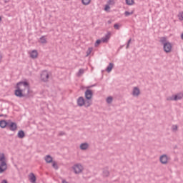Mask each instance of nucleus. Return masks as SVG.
<instances>
[{
  "label": "nucleus",
  "mask_w": 183,
  "mask_h": 183,
  "mask_svg": "<svg viewBox=\"0 0 183 183\" xmlns=\"http://www.w3.org/2000/svg\"><path fill=\"white\" fill-rule=\"evenodd\" d=\"M30 93V86L27 81H21L17 82L14 95L19 98L29 97Z\"/></svg>",
  "instance_id": "f257e3e1"
},
{
  "label": "nucleus",
  "mask_w": 183,
  "mask_h": 183,
  "mask_svg": "<svg viewBox=\"0 0 183 183\" xmlns=\"http://www.w3.org/2000/svg\"><path fill=\"white\" fill-rule=\"evenodd\" d=\"M160 42L163 44L164 51L168 54L172 51V45L169 41H167L166 37H162Z\"/></svg>",
  "instance_id": "f03ea898"
},
{
  "label": "nucleus",
  "mask_w": 183,
  "mask_h": 183,
  "mask_svg": "<svg viewBox=\"0 0 183 183\" xmlns=\"http://www.w3.org/2000/svg\"><path fill=\"white\" fill-rule=\"evenodd\" d=\"M7 169V163L4 153H0V174H4Z\"/></svg>",
  "instance_id": "7ed1b4c3"
},
{
  "label": "nucleus",
  "mask_w": 183,
  "mask_h": 183,
  "mask_svg": "<svg viewBox=\"0 0 183 183\" xmlns=\"http://www.w3.org/2000/svg\"><path fill=\"white\" fill-rule=\"evenodd\" d=\"M95 86L96 84H92L87 86V89L84 92V97L86 100H92L94 93H93V91L90 89Z\"/></svg>",
  "instance_id": "20e7f679"
},
{
  "label": "nucleus",
  "mask_w": 183,
  "mask_h": 183,
  "mask_svg": "<svg viewBox=\"0 0 183 183\" xmlns=\"http://www.w3.org/2000/svg\"><path fill=\"white\" fill-rule=\"evenodd\" d=\"M183 98V93L182 92H179L177 93L175 95H172V97H168L167 98V101H178V100H181Z\"/></svg>",
  "instance_id": "39448f33"
},
{
  "label": "nucleus",
  "mask_w": 183,
  "mask_h": 183,
  "mask_svg": "<svg viewBox=\"0 0 183 183\" xmlns=\"http://www.w3.org/2000/svg\"><path fill=\"white\" fill-rule=\"evenodd\" d=\"M6 129L11 132H15L17 129L16 123L14 122H12L11 119H9V124Z\"/></svg>",
  "instance_id": "423d86ee"
},
{
  "label": "nucleus",
  "mask_w": 183,
  "mask_h": 183,
  "mask_svg": "<svg viewBox=\"0 0 183 183\" xmlns=\"http://www.w3.org/2000/svg\"><path fill=\"white\" fill-rule=\"evenodd\" d=\"M72 169L74 174H81L83 172L84 167L81 164H76L72 167Z\"/></svg>",
  "instance_id": "0eeeda50"
},
{
  "label": "nucleus",
  "mask_w": 183,
  "mask_h": 183,
  "mask_svg": "<svg viewBox=\"0 0 183 183\" xmlns=\"http://www.w3.org/2000/svg\"><path fill=\"white\" fill-rule=\"evenodd\" d=\"M48 79H49V74L48 73V71H42L41 74V81L48 82Z\"/></svg>",
  "instance_id": "6e6552de"
},
{
  "label": "nucleus",
  "mask_w": 183,
  "mask_h": 183,
  "mask_svg": "<svg viewBox=\"0 0 183 183\" xmlns=\"http://www.w3.org/2000/svg\"><path fill=\"white\" fill-rule=\"evenodd\" d=\"M9 123V120H6V119H1L0 120V127L1 129H6L8 128V125Z\"/></svg>",
  "instance_id": "1a4fd4ad"
},
{
  "label": "nucleus",
  "mask_w": 183,
  "mask_h": 183,
  "mask_svg": "<svg viewBox=\"0 0 183 183\" xmlns=\"http://www.w3.org/2000/svg\"><path fill=\"white\" fill-rule=\"evenodd\" d=\"M111 36H112L111 31H108L107 34L104 37L102 38V41L103 43H107L110 39Z\"/></svg>",
  "instance_id": "9d476101"
},
{
  "label": "nucleus",
  "mask_w": 183,
  "mask_h": 183,
  "mask_svg": "<svg viewBox=\"0 0 183 183\" xmlns=\"http://www.w3.org/2000/svg\"><path fill=\"white\" fill-rule=\"evenodd\" d=\"M160 162L164 165H166L168 162L169 157L167 154H163L160 157Z\"/></svg>",
  "instance_id": "9b49d317"
},
{
  "label": "nucleus",
  "mask_w": 183,
  "mask_h": 183,
  "mask_svg": "<svg viewBox=\"0 0 183 183\" xmlns=\"http://www.w3.org/2000/svg\"><path fill=\"white\" fill-rule=\"evenodd\" d=\"M85 104V99L84 97H79L77 99V105L80 107H84Z\"/></svg>",
  "instance_id": "f8f14e48"
},
{
  "label": "nucleus",
  "mask_w": 183,
  "mask_h": 183,
  "mask_svg": "<svg viewBox=\"0 0 183 183\" xmlns=\"http://www.w3.org/2000/svg\"><path fill=\"white\" fill-rule=\"evenodd\" d=\"M140 94V89L137 86H134L132 90V96L138 97Z\"/></svg>",
  "instance_id": "ddd939ff"
},
{
  "label": "nucleus",
  "mask_w": 183,
  "mask_h": 183,
  "mask_svg": "<svg viewBox=\"0 0 183 183\" xmlns=\"http://www.w3.org/2000/svg\"><path fill=\"white\" fill-rule=\"evenodd\" d=\"M89 147V144L87 142L81 143L79 148L81 151H86Z\"/></svg>",
  "instance_id": "4468645a"
},
{
  "label": "nucleus",
  "mask_w": 183,
  "mask_h": 183,
  "mask_svg": "<svg viewBox=\"0 0 183 183\" xmlns=\"http://www.w3.org/2000/svg\"><path fill=\"white\" fill-rule=\"evenodd\" d=\"M114 66V63H109L107 67L106 68V71H107V73L112 72V71Z\"/></svg>",
  "instance_id": "2eb2a0df"
},
{
  "label": "nucleus",
  "mask_w": 183,
  "mask_h": 183,
  "mask_svg": "<svg viewBox=\"0 0 183 183\" xmlns=\"http://www.w3.org/2000/svg\"><path fill=\"white\" fill-rule=\"evenodd\" d=\"M17 137L19 139H22L25 137V132L23 130H19L17 134Z\"/></svg>",
  "instance_id": "dca6fc26"
},
{
  "label": "nucleus",
  "mask_w": 183,
  "mask_h": 183,
  "mask_svg": "<svg viewBox=\"0 0 183 183\" xmlns=\"http://www.w3.org/2000/svg\"><path fill=\"white\" fill-rule=\"evenodd\" d=\"M44 159H45V161H46V162L47 164H51V162H54V161H53V159H52V157H51V155H49V154L46 155V156L45 157Z\"/></svg>",
  "instance_id": "f3484780"
},
{
  "label": "nucleus",
  "mask_w": 183,
  "mask_h": 183,
  "mask_svg": "<svg viewBox=\"0 0 183 183\" xmlns=\"http://www.w3.org/2000/svg\"><path fill=\"white\" fill-rule=\"evenodd\" d=\"M92 105V99H86V100H85V102H84V106L86 108H89V107H91Z\"/></svg>",
  "instance_id": "a211bd4d"
},
{
  "label": "nucleus",
  "mask_w": 183,
  "mask_h": 183,
  "mask_svg": "<svg viewBox=\"0 0 183 183\" xmlns=\"http://www.w3.org/2000/svg\"><path fill=\"white\" fill-rule=\"evenodd\" d=\"M29 180H30V182H31V183L36 182V176H35V174H34V173H31V174H29Z\"/></svg>",
  "instance_id": "6ab92c4d"
},
{
  "label": "nucleus",
  "mask_w": 183,
  "mask_h": 183,
  "mask_svg": "<svg viewBox=\"0 0 183 183\" xmlns=\"http://www.w3.org/2000/svg\"><path fill=\"white\" fill-rule=\"evenodd\" d=\"M30 56H31V58L33 59L37 58V56H38V52H37V51L33 50V51L31 52V54H30Z\"/></svg>",
  "instance_id": "aec40b11"
},
{
  "label": "nucleus",
  "mask_w": 183,
  "mask_h": 183,
  "mask_svg": "<svg viewBox=\"0 0 183 183\" xmlns=\"http://www.w3.org/2000/svg\"><path fill=\"white\" fill-rule=\"evenodd\" d=\"M39 42L41 43V44H43L48 43V41H46V36H42L39 39Z\"/></svg>",
  "instance_id": "412c9836"
},
{
  "label": "nucleus",
  "mask_w": 183,
  "mask_h": 183,
  "mask_svg": "<svg viewBox=\"0 0 183 183\" xmlns=\"http://www.w3.org/2000/svg\"><path fill=\"white\" fill-rule=\"evenodd\" d=\"M102 174H103V177H107L109 176L110 172L108 170V169H103Z\"/></svg>",
  "instance_id": "4be33fe9"
},
{
  "label": "nucleus",
  "mask_w": 183,
  "mask_h": 183,
  "mask_svg": "<svg viewBox=\"0 0 183 183\" xmlns=\"http://www.w3.org/2000/svg\"><path fill=\"white\" fill-rule=\"evenodd\" d=\"M84 74V69H79L78 73H77V76L80 77Z\"/></svg>",
  "instance_id": "5701e85b"
},
{
  "label": "nucleus",
  "mask_w": 183,
  "mask_h": 183,
  "mask_svg": "<svg viewBox=\"0 0 183 183\" xmlns=\"http://www.w3.org/2000/svg\"><path fill=\"white\" fill-rule=\"evenodd\" d=\"M125 2L128 6H131L134 4V0H125Z\"/></svg>",
  "instance_id": "b1692460"
},
{
  "label": "nucleus",
  "mask_w": 183,
  "mask_h": 183,
  "mask_svg": "<svg viewBox=\"0 0 183 183\" xmlns=\"http://www.w3.org/2000/svg\"><path fill=\"white\" fill-rule=\"evenodd\" d=\"M52 162V167H53V168L54 169H59V167H58V164L56 163V162H55V161H53V162Z\"/></svg>",
  "instance_id": "393cba45"
},
{
  "label": "nucleus",
  "mask_w": 183,
  "mask_h": 183,
  "mask_svg": "<svg viewBox=\"0 0 183 183\" xmlns=\"http://www.w3.org/2000/svg\"><path fill=\"white\" fill-rule=\"evenodd\" d=\"M113 102V97L112 96H109L107 98V104H112Z\"/></svg>",
  "instance_id": "a878e982"
},
{
  "label": "nucleus",
  "mask_w": 183,
  "mask_h": 183,
  "mask_svg": "<svg viewBox=\"0 0 183 183\" xmlns=\"http://www.w3.org/2000/svg\"><path fill=\"white\" fill-rule=\"evenodd\" d=\"M92 0H81L82 4L86 6L89 5L91 3Z\"/></svg>",
  "instance_id": "bb28decb"
},
{
  "label": "nucleus",
  "mask_w": 183,
  "mask_h": 183,
  "mask_svg": "<svg viewBox=\"0 0 183 183\" xmlns=\"http://www.w3.org/2000/svg\"><path fill=\"white\" fill-rule=\"evenodd\" d=\"M102 40V39H97L94 44V46L97 47L99 45L101 44Z\"/></svg>",
  "instance_id": "cd10ccee"
},
{
  "label": "nucleus",
  "mask_w": 183,
  "mask_h": 183,
  "mask_svg": "<svg viewBox=\"0 0 183 183\" xmlns=\"http://www.w3.org/2000/svg\"><path fill=\"white\" fill-rule=\"evenodd\" d=\"M92 51H93V48H89L88 50L86 51V56H89L92 54Z\"/></svg>",
  "instance_id": "c85d7f7f"
},
{
  "label": "nucleus",
  "mask_w": 183,
  "mask_h": 183,
  "mask_svg": "<svg viewBox=\"0 0 183 183\" xmlns=\"http://www.w3.org/2000/svg\"><path fill=\"white\" fill-rule=\"evenodd\" d=\"M133 13H134L133 11L129 12V11H126L124 12V16H129V15H132Z\"/></svg>",
  "instance_id": "c756f323"
},
{
  "label": "nucleus",
  "mask_w": 183,
  "mask_h": 183,
  "mask_svg": "<svg viewBox=\"0 0 183 183\" xmlns=\"http://www.w3.org/2000/svg\"><path fill=\"white\" fill-rule=\"evenodd\" d=\"M132 41V38H130L128 41H127V46H126V49H128L129 48V44Z\"/></svg>",
  "instance_id": "7c9ffc66"
},
{
  "label": "nucleus",
  "mask_w": 183,
  "mask_h": 183,
  "mask_svg": "<svg viewBox=\"0 0 183 183\" xmlns=\"http://www.w3.org/2000/svg\"><path fill=\"white\" fill-rule=\"evenodd\" d=\"M178 130V126L177 125H173L172 126V132H176Z\"/></svg>",
  "instance_id": "2f4dec72"
},
{
  "label": "nucleus",
  "mask_w": 183,
  "mask_h": 183,
  "mask_svg": "<svg viewBox=\"0 0 183 183\" xmlns=\"http://www.w3.org/2000/svg\"><path fill=\"white\" fill-rule=\"evenodd\" d=\"M109 9H110V6L108 5V4L105 5V6H104V11H109Z\"/></svg>",
  "instance_id": "473e14b6"
},
{
  "label": "nucleus",
  "mask_w": 183,
  "mask_h": 183,
  "mask_svg": "<svg viewBox=\"0 0 183 183\" xmlns=\"http://www.w3.org/2000/svg\"><path fill=\"white\" fill-rule=\"evenodd\" d=\"M114 28L115 29H117V30H119V25L118 24H115L114 25Z\"/></svg>",
  "instance_id": "72a5a7b5"
},
{
  "label": "nucleus",
  "mask_w": 183,
  "mask_h": 183,
  "mask_svg": "<svg viewBox=\"0 0 183 183\" xmlns=\"http://www.w3.org/2000/svg\"><path fill=\"white\" fill-rule=\"evenodd\" d=\"M108 4L109 5H114L115 4L114 1V0H109L108 1Z\"/></svg>",
  "instance_id": "f704fd0d"
},
{
  "label": "nucleus",
  "mask_w": 183,
  "mask_h": 183,
  "mask_svg": "<svg viewBox=\"0 0 183 183\" xmlns=\"http://www.w3.org/2000/svg\"><path fill=\"white\" fill-rule=\"evenodd\" d=\"M179 17L181 21L183 20V12L179 14Z\"/></svg>",
  "instance_id": "c9c22d12"
},
{
  "label": "nucleus",
  "mask_w": 183,
  "mask_h": 183,
  "mask_svg": "<svg viewBox=\"0 0 183 183\" xmlns=\"http://www.w3.org/2000/svg\"><path fill=\"white\" fill-rule=\"evenodd\" d=\"M65 134V133L64 132H61L59 133V136H64Z\"/></svg>",
  "instance_id": "e433bc0d"
},
{
  "label": "nucleus",
  "mask_w": 183,
  "mask_h": 183,
  "mask_svg": "<svg viewBox=\"0 0 183 183\" xmlns=\"http://www.w3.org/2000/svg\"><path fill=\"white\" fill-rule=\"evenodd\" d=\"M1 183H8V182H7V180L4 179V180L1 182Z\"/></svg>",
  "instance_id": "4c0bfd02"
},
{
  "label": "nucleus",
  "mask_w": 183,
  "mask_h": 183,
  "mask_svg": "<svg viewBox=\"0 0 183 183\" xmlns=\"http://www.w3.org/2000/svg\"><path fill=\"white\" fill-rule=\"evenodd\" d=\"M1 59H2V55H1V53L0 51V63H1Z\"/></svg>",
  "instance_id": "58836bf2"
},
{
  "label": "nucleus",
  "mask_w": 183,
  "mask_h": 183,
  "mask_svg": "<svg viewBox=\"0 0 183 183\" xmlns=\"http://www.w3.org/2000/svg\"><path fill=\"white\" fill-rule=\"evenodd\" d=\"M107 24H112V21L109 20V21H107Z\"/></svg>",
  "instance_id": "ea45409f"
},
{
  "label": "nucleus",
  "mask_w": 183,
  "mask_h": 183,
  "mask_svg": "<svg viewBox=\"0 0 183 183\" xmlns=\"http://www.w3.org/2000/svg\"><path fill=\"white\" fill-rule=\"evenodd\" d=\"M3 117L7 118L8 115L7 114H4Z\"/></svg>",
  "instance_id": "a19ab883"
},
{
  "label": "nucleus",
  "mask_w": 183,
  "mask_h": 183,
  "mask_svg": "<svg viewBox=\"0 0 183 183\" xmlns=\"http://www.w3.org/2000/svg\"><path fill=\"white\" fill-rule=\"evenodd\" d=\"M62 183H69L68 182H66V180H63Z\"/></svg>",
  "instance_id": "79ce46f5"
},
{
  "label": "nucleus",
  "mask_w": 183,
  "mask_h": 183,
  "mask_svg": "<svg viewBox=\"0 0 183 183\" xmlns=\"http://www.w3.org/2000/svg\"><path fill=\"white\" fill-rule=\"evenodd\" d=\"M181 39L183 40V33L181 35Z\"/></svg>",
  "instance_id": "37998d69"
},
{
  "label": "nucleus",
  "mask_w": 183,
  "mask_h": 183,
  "mask_svg": "<svg viewBox=\"0 0 183 183\" xmlns=\"http://www.w3.org/2000/svg\"><path fill=\"white\" fill-rule=\"evenodd\" d=\"M0 117H4V114H0Z\"/></svg>",
  "instance_id": "c03bdc74"
},
{
  "label": "nucleus",
  "mask_w": 183,
  "mask_h": 183,
  "mask_svg": "<svg viewBox=\"0 0 183 183\" xmlns=\"http://www.w3.org/2000/svg\"><path fill=\"white\" fill-rule=\"evenodd\" d=\"M1 20H2V19H1V17L0 16V22L1 21Z\"/></svg>",
  "instance_id": "a18cd8bd"
},
{
  "label": "nucleus",
  "mask_w": 183,
  "mask_h": 183,
  "mask_svg": "<svg viewBox=\"0 0 183 183\" xmlns=\"http://www.w3.org/2000/svg\"><path fill=\"white\" fill-rule=\"evenodd\" d=\"M32 183H36V182H32Z\"/></svg>",
  "instance_id": "49530a36"
}]
</instances>
